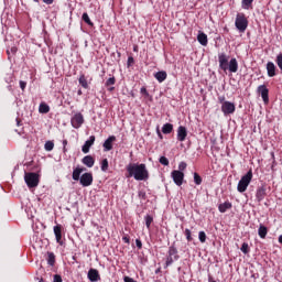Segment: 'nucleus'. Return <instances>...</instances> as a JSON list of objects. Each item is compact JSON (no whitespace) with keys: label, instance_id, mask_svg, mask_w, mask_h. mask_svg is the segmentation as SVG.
Wrapping results in <instances>:
<instances>
[{"label":"nucleus","instance_id":"1","mask_svg":"<svg viewBox=\"0 0 282 282\" xmlns=\"http://www.w3.org/2000/svg\"><path fill=\"white\" fill-rule=\"evenodd\" d=\"M128 177H133L137 182H147L149 180V170L147 164L130 163L127 166Z\"/></svg>","mask_w":282,"mask_h":282},{"label":"nucleus","instance_id":"2","mask_svg":"<svg viewBox=\"0 0 282 282\" xmlns=\"http://www.w3.org/2000/svg\"><path fill=\"white\" fill-rule=\"evenodd\" d=\"M84 171H87L86 167H80L77 166L73 170V180L74 182H78L79 184H82L84 186V188H87V186H91V184H94V174L86 172L84 173ZM84 173V174H82ZM82 174V176H80Z\"/></svg>","mask_w":282,"mask_h":282},{"label":"nucleus","instance_id":"3","mask_svg":"<svg viewBox=\"0 0 282 282\" xmlns=\"http://www.w3.org/2000/svg\"><path fill=\"white\" fill-rule=\"evenodd\" d=\"M218 62H219V68L223 69V72H230L231 74H237L239 72V63L237 62V58H231L228 63V55L226 53H220L218 55Z\"/></svg>","mask_w":282,"mask_h":282},{"label":"nucleus","instance_id":"4","mask_svg":"<svg viewBox=\"0 0 282 282\" xmlns=\"http://www.w3.org/2000/svg\"><path fill=\"white\" fill-rule=\"evenodd\" d=\"M250 182H252V170H249L238 182V193H246V191H248V186H250Z\"/></svg>","mask_w":282,"mask_h":282},{"label":"nucleus","instance_id":"5","mask_svg":"<svg viewBox=\"0 0 282 282\" xmlns=\"http://www.w3.org/2000/svg\"><path fill=\"white\" fill-rule=\"evenodd\" d=\"M24 182L29 188H36V186H39V182H41V178L35 172H25Z\"/></svg>","mask_w":282,"mask_h":282},{"label":"nucleus","instance_id":"6","mask_svg":"<svg viewBox=\"0 0 282 282\" xmlns=\"http://www.w3.org/2000/svg\"><path fill=\"white\" fill-rule=\"evenodd\" d=\"M180 260V253L177 251V247H175V243L169 247L167 257L165 261V268H169V265H173L174 261Z\"/></svg>","mask_w":282,"mask_h":282},{"label":"nucleus","instance_id":"7","mask_svg":"<svg viewBox=\"0 0 282 282\" xmlns=\"http://www.w3.org/2000/svg\"><path fill=\"white\" fill-rule=\"evenodd\" d=\"M235 25H236V29L241 33L248 30V18H246L245 13H238L236 15Z\"/></svg>","mask_w":282,"mask_h":282},{"label":"nucleus","instance_id":"8","mask_svg":"<svg viewBox=\"0 0 282 282\" xmlns=\"http://www.w3.org/2000/svg\"><path fill=\"white\" fill-rule=\"evenodd\" d=\"M70 123L74 129H80L85 124V117H83V113L77 112L72 117Z\"/></svg>","mask_w":282,"mask_h":282},{"label":"nucleus","instance_id":"9","mask_svg":"<svg viewBox=\"0 0 282 282\" xmlns=\"http://www.w3.org/2000/svg\"><path fill=\"white\" fill-rule=\"evenodd\" d=\"M171 176L176 186H182V184H184V172L174 170L172 171Z\"/></svg>","mask_w":282,"mask_h":282},{"label":"nucleus","instance_id":"10","mask_svg":"<svg viewBox=\"0 0 282 282\" xmlns=\"http://www.w3.org/2000/svg\"><path fill=\"white\" fill-rule=\"evenodd\" d=\"M258 93L261 95V98H262L263 102L265 105H268L270 102V96H269L270 90L268 89V86L260 85L258 87Z\"/></svg>","mask_w":282,"mask_h":282},{"label":"nucleus","instance_id":"11","mask_svg":"<svg viewBox=\"0 0 282 282\" xmlns=\"http://www.w3.org/2000/svg\"><path fill=\"white\" fill-rule=\"evenodd\" d=\"M236 107L234 102L224 101L221 105V111L225 116H230L235 111Z\"/></svg>","mask_w":282,"mask_h":282},{"label":"nucleus","instance_id":"12","mask_svg":"<svg viewBox=\"0 0 282 282\" xmlns=\"http://www.w3.org/2000/svg\"><path fill=\"white\" fill-rule=\"evenodd\" d=\"M265 195H268V193L264 185L257 188V192H256L257 202L259 203L263 202V199H265Z\"/></svg>","mask_w":282,"mask_h":282},{"label":"nucleus","instance_id":"13","mask_svg":"<svg viewBox=\"0 0 282 282\" xmlns=\"http://www.w3.org/2000/svg\"><path fill=\"white\" fill-rule=\"evenodd\" d=\"M279 69L276 68V65L273 64V62H268L267 63V74L269 78H274L276 76V73Z\"/></svg>","mask_w":282,"mask_h":282},{"label":"nucleus","instance_id":"14","mask_svg":"<svg viewBox=\"0 0 282 282\" xmlns=\"http://www.w3.org/2000/svg\"><path fill=\"white\" fill-rule=\"evenodd\" d=\"M188 135V130H186V127L180 126L177 128V140L178 142H184Z\"/></svg>","mask_w":282,"mask_h":282},{"label":"nucleus","instance_id":"15","mask_svg":"<svg viewBox=\"0 0 282 282\" xmlns=\"http://www.w3.org/2000/svg\"><path fill=\"white\" fill-rule=\"evenodd\" d=\"M54 235H55V239L57 241V243H59V246H63V229L61 227V225H56L54 228Z\"/></svg>","mask_w":282,"mask_h":282},{"label":"nucleus","instance_id":"16","mask_svg":"<svg viewBox=\"0 0 282 282\" xmlns=\"http://www.w3.org/2000/svg\"><path fill=\"white\" fill-rule=\"evenodd\" d=\"M94 142H96V135H90L89 140H87L82 147L83 153H89V149L94 147Z\"/></svg>","mask_w":282,"mask_h":282},{"label":"nucleus","instance_id":"17","mask_svg":"<svg viewBox=\"0 0 282 282\" xmlns=\"http://www.w3.org/2000/svg\"><path fill=\"white\" fill-rule=\"evenodd\" d=\"M113 142H116V135H110L105 140L102 147L105 151H111L113 149Z\"/></svg>","mask_w":282,"mask_h":282},{"label":"nucleus","instance_id":"18","mask_svg":"<svg viewBox=\"0 0 282 282\" xmlns=\"http://www.w3.org/2000/svg\"><path fill=\"white\" fill-rule=\"evenodd\" d=\"M88 280L91 282L100 281V273L97 269H89L88 271Z\"/></svg>","mask_w":282,"mask_h":282},{"label":"nucleus","instance_id":"19","mask_svg":"<svg viewBox=\"0 0 282 282\" xmlns=\"http://www.w3.org/2000/svg\"><path fill=\"white\" fill-rule=\"evenodd\" d=\"M83 164H85V166H87L88 169H91L94 166V164H96V160L94 159V156L91 155H86L83 158L82 160Z\"/></svg>","mask_w":282,"mask_h":282},{"label":"nucleus","instance_id":"20","mask_svg":"<svg viewBox=\"0 0 282 282\" xmlns=\"http://www.w3.org/2000/svg\"><path fill=\"white\" fill-rule=\"evenodd\" d=\"M167 77L169 74H166V70H159L154 74V78L158 80V83H164Z\"/></svg>","mask_w":282,"mask_h":282},{"label":"nucleus","instance_id":"21","mask_svg":"<svg viewBox=\"0 0 282 282\" xmlns=\"http://www.w3.org/2000/svg\"><path fill=\"white\" fill-rule=\"evenodd\" d=\"M197 41L198 43H200L204 47H206V45H208V35H206V33L199 31L198 35H197Z\"/></svg>","mask_w":282,"mask_h":282},{"label":"nucleus","instance_id":"22","mask_svg":"<svg viewBox=\"0 0 282 282\" xmlns=\"http://www.w3.org/2000/svg\"><path fill=\"white\" fill-rule=\"evenodd\" d=\"M230 208H232V203L228 200L218 205L219 213H226L227 210H230Z\"/></svg>","mask_w":282,"mask_h":282},{"label":"nucleus","instance_id":"23","mask_svg":"<svg viewBox=\"0 0 282 282\" xmlns=\"http://www.w3.org/2000/svg\"><path fill=\"white\" fill-rule=\"evenodd\" d=\"M258 235H259L260 239H265V237H268V227L260 225V227L258 229Z\"/></svg>","mask_w":282,"mask_h":282},{"label":"nucleus","instance_id":"24","mask_svg":"<svg viewBox=\"0 0 282 282\" xmlns=\"http://www.w3.org/2000/svg\"><path fill=\"white\" fill-rule=\"evenodd\" d=\"M78 83L84 89H89V84L87 83V77H85V74L79 76Z\"/></svg>","mask_w":282,"mask_h":282},{"label":"nucleus","instance_id":"25","mask_svg":"<svg viewBox=\"0 0 282 282\" xmlns=\"http://www.w3.org/2000/svg\"><path fill=\"white\" fill-rule=\"evenodd\" d=\"M162 133H164L165 135H169V133H173V124L172 123L163 124Z\"/></svg>","mask_w":282,"mask_h":282},{"label":"nucleus","instance_id":"26","mask_svg":"<svg viewBox=\"0 0 282 282\" xmlns=\"http://www.w3.org/2000/svg\"><path fill=\"white\" fill-rule=\"evenodd\" d=\"M253 2H254V0H242L241 1L242 10H250V8H252Z\"/></svg>","mask_w":282,"mask_h":282},{"label":"nucleus","instance_id":"27","mask_svg":"<svg viewBox=\"0 0 282 282\" xmlns=\"http://www.w3.org/2000/svg\"><path fill=\"white\" fill-rule=\"evenodd\" d=\"M39 112L40 113H50V105L45 102H41L39 107Z\"/></svg>","mask_w":282,"mask_h":282},{"label":"nucleus","instance_id":"28","mask_svg":"<svg viewBox=\"0 0 282 282\" xmlns=\"http://www.w3.org/2000/svg\"><path fill=\"white\" fill-rule=\"evenodd\" d=\"M54 263H56V256L54 252H47V264L53 267Z\"/></svg>","mask_w":282,"mask_h":282},{"label":"nucleus","instance_id":"29","mask_svg":"<svg viewBox=\"0 0 282 282\" xmlns=\"http://www.w3.org/2000/svg\"><path fill=\"white\" fill-rule=\"evenodd\" d=\"M82 20L90 28H94V22H91V19H89V14H87V12L83 13Z\"/></svg>","mask_w":282,"mask_h":282},{"label":"nucleus","instance_id":"30","mask_svg":"<svg viewBox=\"0 0 282 282\" xmlns=\"http://www.w3.org/2000/svg\"><path fill=\"white\" fill-rule=\"evenodd\" d=\"M101 171H102L104 173H107V171H109V160L104 159V160L101 161Z\"/></svg>","mask_w":282,"mask_h":282},{"label":"nucleus","instance_id":"31","mask_svg":"<svg viewBox=\"0 0 282 282\" xmlns=\"http://www.w3.org/2000/svg\"><path fill=\"white\" fill-rule=\"evenodd\" d=\"M240 250H241V252H242L243 254H249V252H250V246L248 245V242H243L242 246H241V248H240Z\"/></svg>","mask_w":282,"mask_h":282},{"label":"nucleus","instance_id":"32","mask_svg":"<svg viewBox=\"0 0 282 282\" xmlns=\"http://www.w3.org/2000/svg\"><path fill=\"white\" fill-rule=\"evenodd\" d=\"M45 151H54V141H46L44 144Z\"/></svg>","mask_w":282,"mask_h":282},{"label":"nucleus","instance_id":"33","mask_svg":"<svg viewBox=\"0 0 282 282\" xmlns=\"http://www.w3.org/2000/svg\"><path fill=\"white\" fill-rule=\"evenodd\" d=\"M144 219H145V226H147V228H148V230H149V228H151V224H153V216L147 215V216L144 217Z\"/></svg>","mask_w":282,"mask_h":282},{"label":"nucleus","instance_id":"34","mask_svg":"<svg viewBox=\"0 0 282 282\" xmlns=\"http://www.w3.org/2000/svg\"><path fill=\"white\" fill-rule=\"evenodd\" d=\"M275 63L280 69V72H282V53L278 54L275 57Z\"/></svg>","mask_w":282,"mask_h":282},{"label":"nucleus","instance_id":"35","mask_svg":"<svg viewBox=\"0 0 282 282\" xmlns=\"http://www.w3.org/2000/svg\"><path fill=\"white\" fill-rule=\"evenodd\" d=\"M112 85H116V77H109L106 83H105V87H111Z\"/></svg>","mask_w":282,"mask_h":282},{"label":"nucleus","instance_id":"36","mask_svg":"<svg viewBox=\"0 0 282 282\" xmlns=\"http://www.w3.org/2000/svg\"><path fill=\"white\" fill-rule=\"evenodd\" d=\"M194 183L196 186H199L202 184V176L197 172L194 173Z\"/></svg>","mask_w":282,"mask_h":282},{"label":"nucleus","instance_id":"37","mask_svg":"<svg viewBox=\"0 0 282 282\" xmlns=\"http://www.w3.org/2000/svg\"><path fill=\"white\" fill-rule=\"evenodd\" d=\"M198 239L200 243H206V232L205 231H199L198 232Z\"/></svg>","mask_w":282,"mask_h":282},{"label":"nucleus","instance_id":"38","mask_svg":"<svg viewBox=\"0 0 282 282\" xmlns=\"http://www.w3.org/2000/svg\"><path fill=\"white\" fill-rule=\"evenodd\" d=\"M160 164H162L163 166H169V159L166 156H161L159 159Z\"/></svg>","mask_w":282,"mask_h":282},{"label":"nucleus","instance_id":"39","mask_svg":"<svg viewBox=\"0 0 282 282\" xmlns=\"http://www.w3.org/2000/svg\"><path fill=\"white\" fill-rule=\"evenodd\" d=\"M138 197H139V199H147V192H144V189H140L139 192H138Z\"/></svg>","mask_w":282,"mask_h":282},{"label":"nucleus","instance_id":"40","mask_svg":"<svg viewBox=\"0 0 282 282\" xmlns=\"http://www.w3.org/2000/svg\"><path fill=\"white\" fill-rule=\"evenodd\" d=\"M140 94H142V96H144L145 98H149V96H151L149 94V90H147V87H141Z\"/></svg>","mask_w":282,"mask_h":282},{"label":"nucleus","instance_id":"41","mask_svg":"<svg viewBox=\"0 0 282 282\" xmlns=\"http://www.w3.org/2000/svg\"><path fill=\"white\" fill-rule=\"evenodd\" d=\"M185 237L187 241H193V236L191 235V229H185Z\"/></svg>","mask_w":282,"mask_h":282},{"label":"nucleus","instance_id":"42","mask_svg":"<svg viewBox=\"0 0 282 282\" xmlns=\"http://www.w3.org/2000/svg\"><path fill=\"white\" fill-rule=\"evenodd\" d=\"M186 166H187L186 162H181L178 164V171H181V173H182V171H186Z\"/></svg>","mask_w":282,"mask_h":282},{"label":"nucleus","instance_id":"43","mask_svg":"<svg viewBox=\"0 0 282 282\" xmlns=\"http://www.w3.org/2000/svg\"><path fill=\"white\" fill-rule=\"evenodd\" d=\"M10 52H11V54H17V52H18L17 46L11 47V50H7L8 55H10Z\"/></svg>","mask_w":282,"mask_h":282},{"label":"nucleus","instance_id":"44","mask_svg":"<svg viewBox=\"0 0 282 282\" xmlns=\"http://www.w3.org/2000/svg\"><path fill=\"white\" fill-rule=\"evenodd\" d=\"M133 63H135V59L133 58V56H129L128 57V67H131V65H133Z\"/></svg>","mask_w":282,"mask_h":282},{"label":"nucleus","instance_id":"45","mask_svg":"<svg viewBox=\"0 0 282 282\" xmlns=\"http://www.w3.org/2000/svg\"><path fill=\"white\" fill-rule=\"evenodd\" d=\"M53 282H63V278L58 274H55L53 278Z\"/></svg>","mask_w":282,"mask_h":282},{"label":"nucleus","instance_id":"46","mask_svg":"<svg viewBox=\"0 0 282 282\" xmlns=\"http://www.w3.org/2000/svg\"><path fill=\"white\" fill-rule=\"evenodd\" d=\"M25 87H28V83L20 80V88L22 89V91H25Z\"/></svg>","mask_w":282,"mask_h":282},{"label":"nucleus","instance_id":"47","mask_svg":"<svg viewBox=\"0 0 282 282\" xmlns=\"http://www.w3.org/2000/svg\"><path fill=\"white\" fill-rule=\"evenodd\" d=\"M135 246H137V248H138L139 250H142V240L137 239V240H135Z\"/></svg>","mask_w":282,"mask_h":282},{"label":"nucleus","instance_id":"48","mask_svg":"<svg viewBox=\"0 0 282 282\" xmlns=\"http://www.w3.org/2000/svg\"><path fill=\"white\" fill-rule=\"evenodd\" d=\"M63 147L64 153H67V140H63Z\"/></svg>","mask_w":282,"mask_h":282},{"label":"nucleus","instance_id":"49","mask_svg":"<svg viewBox=\"0 0 282 282\" xmlns=\"http://www.w3.org/2000/svg\"><path fill=\"white\" fill-rule=\"evenodd\" d=\"M156 133H158V137L160 138V140L164 139V137L162 135V132L160 131V128L156 129Z\"/></svg>","mask_w":282,"mask_h":282},{"label":"nucleus","instance_id":"50","mask_svg":"<svg viewBox=\"0 0 282 282\" xmlns=\"http://www.w3.org/2000/svg\"><path fill=\"white\" fill-rule=\"evenodd\" d=\"M43 3H46V6H52L54 0H43Z\"/></svg>","mask_w":282,"mask_h":282},{"label":"nucleus","instance_id":"51","mask_svg":"<svg viewBox=\"0 0 282 282\" xmlns=\"http://www.w3.org/2000/svg\"><path fill=\"white\" fill-rule=\"evenodd\" d=\"M122 241H124V243H130V238L128 236H123Z\"/></svg>","mask_w":282,"mask_h":282},{"label":"nucleus","instance_id":"52","mask_svg":"<svg viewBox=\"0 0 282 282\" xmlns=\"http://www.w3.org/2000/svg\"><path fill=\"white\" fill-rule=\"evenodd\" d=\"M218 100L220 104L224 105V102H226V97L221 96V97H218Z\"/></svg>","mask_w":282,"mask_h":282},{"label":"nucleus","instance_id":"53","mask_svg":"<svg viewBox=\"0 0 282 282\" xmlns=\"http://www.w3.org/2000/svg\"><path fill=\"white\" fill-rule=\"evenodd\" d=\"M120 56H122V54L117 51V62H118V63H120Z\"/></svg>","mask_w":282,"mask_h":282},{"label":"nucleus","instance_id":"54","mask_svg":"<svg viewBox=\"0 0 282 282\" xmlns=\"http://www.w3.org/2000/svg\"><path fill=\"white\" fill-rule=\"evenodd\" d=\"M208 282H217V281H215V280L213 279V275H209V276H208Z\"/></svg>","mask_w":282,"mask_h":282},{"label":"nucleus","instance_id":"55","mask_svg":"<svg viewBox=\"0 0 282 282\" xmlns=\"http://www.w3.org/2000/svg\"><path fill=\"white\" fill-rule=\"evenodd\" d=\"M113 89H116V87H113V86L108 87V91H113Z\"/></svg>","mask_w":282,"mask_h":282},{"label":"nucleus","instance_id":"56","mask_svg":"<svg viewBox=\"0 0 282 282\" xmlns=\"http://www.w3.org/2000/svg\"><path fill=\"white\" fill-rule=\"evenodd\" d=\"M161 270H162V269H160V268L156 269V270H155V274H160Z\"/></svg>","mask_w":282,"mask_h":282},{"label":"nucleus","instance_id":"57","mask_svg":"<svg viewBox=\"0 0 282 282\" xmlns=\"http://www.w3.org/2000/svg\"><path fill=\"white\" fill-rule=\"evenodd\" d=\"M279 243H282V235L279 236Z\"/></svg>","mask_w":282,"mask_h":282},{"label":"nucleus","instance_id":"58","mask_svg":"<svg viewBox=\"0 0 282 282\" xmlns=\"http://www.w3.org/2000/svg\"><path fill=\"white\" fill-rule=\"evenodd\" d=\"M78 96H83V90H78Z\"/></svg>","mask_w":282,"mask_h":282},{"label":"nucleus","instance_id":"59","mask_svg":"<svg viewBox=\"0 0 282 282\" xmlns=\"http://www.w3.org/2000/svg\"><path fill=\"white\" fill-rule=\"evenodd\" d=\"M17 122H18V127H19V124H21V121H19V119H17Z\"/></svg>","mask_w":282,"mask_h":282},{"label":"nucleus","instance_id":"60","mask_svg":"<svg viewBox=\"0 0 282 282\" xmlns=\"http://www.w3.org/2000/svg\"><path fill=\"white\" fill-rule=\"evenodd\" d=\"M35 3H39V1H41V0H33Z\"/></svg>","mask_w":282,"mask_h":282},{"label":"nucleus","instance_id":"61","mask_svg":"<svg viewBox=\"0 0 282 282\" xmlns=\"http://www.w3.org/2000/svg\"><path fill=\"white\" fill-rule=\"evenodd\" d=\"M133 50H134V52H137L138 47H134Z\"/></svg>","mask_w":282,"mask_h":282},{"label":"nucleus","instance_id":"62","mask_svg":"<svg viewBox=\"0 0 282 282\" xmlns=\"http://www.w3.org/2000/svg\"><path fill=\"white\" fill-rule=\"evenodd\" d=\"M39 282H44L43 279H41Z\"/></svg>","mask_w":282,"mask_h":282}]
</instances>
